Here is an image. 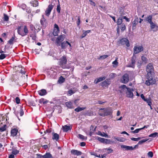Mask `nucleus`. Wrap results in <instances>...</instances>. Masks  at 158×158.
<instances>
[{"label": "nucleus", "instance_id": "bb28decb", "mask_svg": "<svg viewBox=\"0 0 158 158\" xmlns=\"http://www.w3.org/2000/svg\"><path fill=\"white\" fill-rule=\"evenodd\" d=\"M42 158H53L52 155L49 153H47L42 156Z\"/></svg>", "mask_w": 158, "mask_h": 158}, {"label": "nucleus", "instance_id": "ea45409f", "mask_svg": "<svg viewBox=\"0 0 158 158\" xmlns=\"http://www.w3.org/2000/svg\"><path fill=\"white\" fill-rule=\"evenodd\" d=\"M109 84L108 82L106 80L101 83V85L102 86H107Z\"/></svg>", "mask_w": 158, "mask_h": 158}, {"label": "nucleus", "instance_id": "5701e85b", "mask_svg": "<svg viewBox=\"0 0 158 158\" xmlns=\"http://www.w3.org/2000/svg\"><path fill=\"white\" fill-rule=\"evenodd\" d=\"M139 19L138 17H136L132 22V29H134L137 24L138 23Z\"/></svg>", "mask_w": 158, "mask_h": 158}, {"label": "nucleus", "instance_id": "f03ea898", "mask_svg": "<svg viewBox=\"0 0 158 158\" xmlns=\"http://www.w3.org/2000/svg\"><path fill=\"white\" fill-rule=\"evenodd\" d=\"M18 34L22 37L27 35L29 33V30L27 26L22 25L18 26L17 28Z\"/></svg>", "mask_w": 158, "mask_h": 158}, {"label": "nucleus", "instance_id": "4468645a", "mask_svg": "<svg viewBox=\"0 0 158 158\" xmlns=\"http://www.w3.org/2000/svg\"><path fill=\"white\" fill-rule=\"evenodd\" d=\"M61 48L62 49H65L68 45L71 47V44L67 41H64L60 44Z\"/></svg>", "mask_w": 158, "mask_h": 158}, {"label": "nucleus", "instance_id": "423d86ee", "mask_svg": "<svg viewBox=\"0 0 158 158\" xmlns=\"http://www.w3.org/2000/svg\"><path fill=\"white\" fill-rule=\"evenodd\" d=\"M143 50V48L142 46H135L133 49L134 54L138 53Z\"/></svg>", "mask_w": 158, "mask_h": 158}, {"label": "nucleus", "instance_id": "58836bf2", "mask_svg": "<svg viewBox=\"0 0 158 158\" xmlns=\"http://www.w3.org/2000/svg\"><path fill=\"white\" fill-rule=\"evenodd\" d=\"M98 135L105 137H108L107 135L104 132L102 133L101 131H99L98 132Z\"/></svg>", "mask_w": 158, "mask_h": 158}, {"label": "nucleus", "instance_id": "e2e57ef3", "mask_svg": "<svg viewBox=\"0 0 158 158\" xmlns=\"http://www.w3.org/2000/svg\"><path fill=\"white\" fill-rule=\"evenodd\" d=\"M93 114L92 112L91 111H90L89 112H87V113H86L85 114L86 115L89 116L92 115Z\"/></svg>", "mask_w": 158, "mask_h": 158}, {"label": "nucleus", "instance_id": "8fccbe9b", "mask_svg": "<svg viewBox=\"0 0 158 158\" xmlns=\"http://www.w3.org/2000/svg\"><path fill=\"white\" fill-rule=\"evenodd\" d=\"M7 55L4 54H1L0 55V60H3L6 57Z\"/></svg>", "mask_w": 158, "mask_h": 158}, {"label": "nucleus", "instance_id": "49530a36", "mask_svg": "<svg viewBox=\"0 0 158 158\" xmlns=\"http://www.w3.org/2000/svg\"><path fill=\"white\" fill-rule=\"evenodd\" d=\"M148 139H142V140H141L139 141V142L138 143V144H142L143 143H145V142H146V141H148Z\"/></svg>", "mask_w": 158, "mask_h": 158}, {"label": "nucleus", "instance_id": "393cba45", "mask_svg": "<svg viewBox=\"0 0 158 158\" xmlns=\"http://www.w3.org/2000/svg\"><path fill=\"white\" fill-rule=\"evenodd\" d=\"M152 15H149L145 19V20L147 21L149 23H150L152 22Z\"/></svg>", "mask_w": 158, "mask_h": 158}, {"label": "nucleus", "instance_id": "5fc2aeb1", "mask_svg": "<svg viewBox=\"0 0 158 158\" xmlns=\"http://www.w3.org/2000/svg\"><path fill=\"white\" fill-rule=\"evenodd\" d=\"M141 139V138L140 137H138V138H131V139L132 140H133L135 141H137L139 140L140 139Z\"/></svg>", "mask_w": 158, "mask_h": 158}, {"label": "nucleus", "instance_id": "9b49d317", "mask_svg": "<svg viewBox=\"0 0 158 158\" xmlns=\"http://www.w3.org/2000/svg\"><path fill=\"white\" fill-rule=\"evenodd\" d=\"M60 29L58 25L55 24L54 25V28L53 32V35L54 36H56L58 35L60 32Z\"/></svg>", "mask_w": 158, "mask_h": 158}, {"label": "nucleus", "instance_id": "39448f33", "mask_svg": "<svg viewBox=\"0 0 158 158\" xmlns=\"http://www.w3.org/2000/svg\"><path fill=\"white\" fill-rule=\"evenodd\" d=\"M65 36L64 35H61L56 38L55 41V44L57 46L60 45L61 43L64 40Z\"/></svg>", "mask_w": 158, "mask_h": 158}, {"label": "nucleus", "instance_id": "13d9d810", "mask_svg": "<svg viewBox=\"0 0 158 158\" xmlns=\"http://www.w3.org/2000/svg\"><path fill=\"white\" fill-rule=\"evenodd\" d=\"M148 156L150 157H152L153 156V153L152 152H149L148 153Z\"/></svg>", "mask_w": 158, "mask_h": 158}, {"label": "nucleus", "instance_id": "7ed1b4c3", "mask_svg": "<svg viewBox=\"0 0 158 158\" xmlns=\"http://www.w3.org/2000/svg\"><path fill=\"white\" fill-rule=\"evenodd\" d=\"M67 59L65 56H63L61 57L59 61V64L61 67L63 69L67 68L68 66L67 65Z\"/></svg>", "mask_w": 158, "mask_h": 158}, {"label": "nucleus", "instance_id": "4d7b16f0", "mask_svg": "<svg viewBox=\"0 0 158 158\" xmlns=\"http://www.w3.org/2000/svg\"><path fill=\"white\" fill-rule=\"evenodd\" d=\"M75 93V91L73 90H70L68 91V94L70 95H71Z\"/></svg>", "mask_w": 158, "mask_h": 158}, {"label": "nucleus", "instance_id": "37998d69", "mask_svg": "<svg viewBox=\"0 0 158 158\" xmlns=\"http://www.w3.org/2000/svg\"><path fill=\"white\" fill-rule=\"evenodd\" d=\"M113 143V142H112L110 139H105L104 143L110 144Z\"/></svg>", "mask_w": 158, "mask_h": 158}, {"label": "nucleus", "instance_id": "a18cd8bd", "mask_svg": "<svg viewBox=\"0 0 158 158\" xmlns=\"http://www.w3.org/2000/svg\"><path fill=\"white\" fill-rule=\"evenodd\" d=\"M6 126L4 125L3 127H0V132H3L6 129Z\"/></svg>", "mask_w": 158, "mask_h": 158}, {"label": "nucleus", "instance_id": "e433bc0d", "mask_svg": "<svg viewBox=\"0 0 158 158\" xmlns=\"http://www.w3.org/2000/svg\"><path fill=\"white\" fill-rule=\"evenodd\" d=\"M65 81V79L63 77L61 76L60 77L58 80V82L59 83H63Z\"/></svg>", "mask_w": 158, "mask_h": 158}, {"label": "nucleus", "instance_id": "a878e982", "mask_svg": "<svg viewBox=\"0 0 158 158\" xmlns=\"http://www.w3.org/2000/svg\"><path fill=\"white\" fill-rule=\"evenodd\" d=\"M66 106L69 108H74V107L73 106L72 103L70 102H67L65 103Z\"/></svg>", "mask_w": 158, "mask_h": 158}, {"label": "nucleus", "instance_id": "0e129e2a", "mask_svg": "<svg viewBox=\"0 0 158 158\" xmlns=\"http://www.w3.org/2000/svg\"><path fill=\"white\" fill-rule=\"evenodd\" d=\"M80 19L81 18L80 16L78 17V21L77 23V24L78 26H79L80 24Z\"/></svg>", "mask_w": 158, "mask_h": 158}, {"label": "nucleus", "instance_id": "79ce46f5", "mask_svg": "<svg viewBox=\"0 0 158 158\" xmlns=\"http://www.w3.org/2000/svg\"><path fill=\"white\" fill-rule=\"evenodd\" d=\"M120 87L122 89L120 90V92L121 93H122V90L123 89V90H125L126 91V90H127V89H128V88L125 85H123L121 86Z\"/></svg>", "mask_w": 158, "mask_h": 158}, {"label": "nucleus", "instance_id": "cd10ccee", "mask_svg": "<svg viewBox=\"0 0 158 158\" xmlns=\"http://www.w3.org/2000/svg\"><path fill=\"white\" fill-rule=\"evenodd\" d=\"M114 139H116L117 141L121 142H123L126 140V139L125 138L123 137L120 138L114 137Z\"/></svg>", "mask_w": 158, "mask_h": 158}, {"label": "nucleus", "instance_id": "c03bdc74", "mask_svg": "<svg viewBox=\"0 0 158 158\" xmlns=\"http://www.w3.org/2000/svg\"><path fill=\"white\" fill-rule=\"evenodd\" d=\"M120 28L122 31H124L126 29V27L125 24L124 23L122 24L121 25Z\"/></svg>", "mask_w": 158, "mask_h": 158}, {"label": "nucleus", "instance_id": "2f4dec72", "mask_svg": "<svg viewBox=\"0 0 158 158\" xmlns=\"http://www.w3.org/2000/svg\"><path fill=\"white\" fill-rule=\"evenodd\" d=\"M15 40V36L12 37L8 41V43L10 44H13Z\"/></svg>", "mask_w": 158, "mask_h": 158}, {"label": "nucleus", "instance_id": "4be33fe9", "mask_svg": "<svg viewBox=\"0 0 158 158\" xmlns=\"http://www.w3.org/2000/svg\"><path fill=\"white\" fill-rule=\"evenodd\" d=\"M52 135H53L52 139L53 140H56L57 141L59 139V136L58 134L56 133H52Z\"/></svg>", "mask_w": 158, "mask_h": 158}, {"label": "nucleus", "instance_id": "1a4fd4ad", "mask_svg": "<svg viewBox=\"0 0 158 158\" xmlns=\"http://www.w3.org/2000/svg\"><path fill=\"white\" fill-rule=\"evenodd\" d=\"M54 5L52 4L48 5V8L46 9L45 11V14L48 17H49L50 15L52 10L53 7Z\"/></svg>", "mask_w": 158, "mask_h": 158}, {"label": "nucleus", "instance_id": "6e6552de", "mask_svg": "<svg viewBox=\"0 0 158 158\" xmlns=\"http://www.w3.org/2000/svg\"><path fill=\"white\" fill-rule=\"evenodd\" d=\"M14 113L18 117V119L20 120V119L19 118V116H22L24 114V111L22 109V107H20L19 110H15Z\"/></svg>", "mask_w": 158, "mask_h": 158}, {"label": "nucleus", "instance_id": "de8ad7c7", "mask_svg": "<svg viewBox=\"0 0 158 158\" xmlns=\"http://www.w3.org/2000/svg\"><path fill=\"white\" fill-rule=\"evenodd\" d=\"M98 139V140L99 141L101 142L104 143V142L105 141V139L103 138H102L100 137H97Z\"/></svg>", "mask_w": 158, "mask_h": 158}, {"label": "nucleus", "instance_id": "09e8293b", "mask_svg": "<svg viewBox=\"0 0 158 158\" xmlns=\"http://www.w3.org/2000/svg\"><path fill=\"white\" fill-rule=\"evenodd\" d=\"M3 19L4 21H7L9 20V17L6 14H4Z\"/></svg>", "mask_w": 158, "mask_h": 158}, {"label": "nucleus", "instance_id": "bf43d9fd", "mask_svg": "<svg viewBox=\"0 0 158 158\" xmlns=\"http://www.w3.org/2000/svg\"><path fill=\"white\" fill-rule=\"evenodd\" d=\"M57 12L59 14L60 13V7L59 4V5H58L57 6Z\"/></svg>", "mask_w": 158, "mask_h": 158}, {"label": "nucleus", "instance_id": "f704fd0d", "mask_svg": "<svg viewBox=\"0 0 158 158\" xmlns=\"http://www.w3.org/2000/svg\"><path fill=\"white\" fill-rule=\"evenodd\" d=\"M78 137L82 140H86L87 139V137H85L84 135H81V134H79L78 135Z\"/></svg>", "mask_w": 158, "mask_h": 158}, {"label": "nucleus", "instance_id": "412c9836", "mask_svg": "<svg viewBox=\"0 0 158 158\" xmlns=\"http://www.w3.org/2000/svg\"><path fill=\"white\" fill-rule=\"evenodd\" d=\"M90 30H89L87 31L83 30L82 31L83 33L81 35V39L85 37L87 35V34L89 33L90 32Z\"/></svg>", "mask_w": 158, "mask_h": 158}, {"label": "nucleus", "instance_id": "680f3d73", "mask_svg": "<svg viewBox=\"0 0 158 158\" xmlns=\"http://www.w3.org/2000/svg\"><path fill=\"white\" fill-rule=\"evenodd\" d=\"M16 102L17 104H19L20 102V100L19 97H16L15 98Z\"/></svg>", "mask_w": 158, "mask_h": 158}, {"label": "nucleus", "instance_id": "c756f323", "mask_svg": "<svg viewBox=\"0 0 158 158\" xmlns=\"http://www.w3.org/2000/svg\"><path fill=\"white\" fill-rule=\"evenodd\" d=\"M39 102L40 103H43V104H46L48 102V101L45 100L44 98H42L39 100Z\"/></svg>", "mask_w": 158, "mask_h": 158}, {"label": "nucleus", "instance_id": "473e14b6", "mask_svg": "<svg viewBox=\"0 0 158 158\" xmlns=\"http://www.w3.org/2000/svg\"><path fill=\"white\" fill-rule=\"evenodd\" d=\"M150 27L152 29L154 28L155 27L158 28V26H157L156 24H155L153 23L152 22L150 23Z\"/></svg>", "mask_w": 158, "mask_h": 158}, {"label": "nucleus", "instance_id": "20e7f679", "mask_svg": "<svg viewBox=\"0 0 158 158\" xmlns=\"http://www.w3.org/2000/svg\"><path fill=\"white\" fill-rule=\"evenodd\" d=\"M99 112V114L102 116L110 115L111 114V110L107 108H101Z\"/></svg>", "mask_w": 158, "mask_h": 158}, {"label": "nucleus", "instance_id": "a19ab883", "mask_svg": "<svg viewBox=\"0 0 158 158\" xmlns=\"http://www.w3.org/2000/svg\"><path fill=\"white\" fill-rule=\"evenodd\" d=\"M158 135V133L156 132H154L152 134H151L149 135L148 136L149 137H152V138H154L156 136Z\"/></svg>", "mask_w": 158, "mask_h": 158}, {"label": "nucleus", "instance_id": "c85d7f7f", "mask_svg": "<svg viewBox=\"0 0 158 158\" xmlns=\"http://www.w3.org/2000/svg\"><path fill=\"white\" fill-rule=\"evenodd\" d=\"M152 99L149 98H146L144 101L146 102L148 104V105L150 106V105H152Z\"/></svg>", "mask_w": 158, "mask_h": 158}, {"label": "nucleus", "instance_id": "aec40b11", "mask_svg": "<svg viewBox=\"0 0 158 158\" xmlns=\"http://www.w3.org/2000/svg\"><path fill=\"white\" fill-rule=\"evenodd\" d=\"M18 132V130L16 128H13L11 129V136L14 137L16 136Z\"/></svg>", "mask_w": 158, "mask_h": 158}, {"label": "nucleus", "instance_id": "864d4df0", "mask_svg": "<svg viewBox=\"0 0 158 158\" xmlns=\"http://www.w3.org/2000/svg\"><path fill=\"white\" fill-rule=\"evenodd\" d=\"M140 130H141L140 128L137 129L135 130L132 131L131 133L134 134L137 133Z\"/></svg>", "mask_w": 158, "mask_h": 158}, {"label": "nucleus", "instance_id": "dca6fc26", "mask_svg": "<svg viewBox=\"0 0 158 158\" xmlns=\"http://www.w3.org/2000/svg\"><path fill=\"white\" fill-rule=\"evenodd\" d=\"M71 152L72 154L77 155V156L81 155L82 154L81 152L74 149L72 150Z\"/></svg>", "mask_w": 158, "mask_h": 158}, {"label": "nucleus", "instance_id": "69168bd1", "mask_svg": "<svg viewBox=\"0 0 158 158\" xmlns=\"http://www.w3.org/2000/svg\"><path fill=\"white\" fill-rule=\"evenodd\" d=\"M123 18L124 19H125L127 22H129L130 21L129 19L125 16H123Z\"/></svg>", "mask_w": 158, "mask_h": 158}, {"label": "nucleus", "instance_id": "c9c22d12", "mask_svg": "<svg viewBox=\"0 0 158 158\" xmlns=\"http://www.w3.org/2000/svg\"><path fill=\"white\" fill-rule=\"evenodd\" d=\"M122 22H123V19L122 18L120 17L118 19V20L117 22V24L118 25H121L123 23Z\"/></svg>", "mask_w": 158, "mask_h": 158}, {"label": "nucleus", "instance_id": "603ef678", "mask_svg": "<svg viewBox=\"0 0 158 158\" xmlns=\"http://www.w3.org/2000/svg\"><path fill=\"white\" fill-rule=\"evenodd\" d=\"M19 152V151H18L16 149H14L12 150V154L16 155Z\"/></svg>", "mask_w": 158, "mask_h": 158}, {"label": "nucleus", "instance_id": "338daca9", "mask_svg": "<svg viewBox=\"0 0 158 158\" xmlns=\"http://www.w3.org/2000/svg\"><path fill=\"white\" fill-rule=\"evenodd\" d=\"M140 97L144 101L146 99L145 98L143 94H141L140 95Z\"/></svg>", "mask_w": 158, "mask_h": 158}, {"label": "nucleus", "instance_id": "a211bd4d", "mask_svg": "<svg viewBox=\"0 0 158 158\" xmlns=\"http://www.w3.org/2000/svg\"><path fill=\"white\" fill-rule=\"evenodd\" d=\"M106 78V77H100L96 79L95 80L94 82L95 84H97L99 82H100L104 79Z\"/></svg>", "mask_w": 158, "mask_h": 158}, {"label": "nucleus", "instance_id": "ddd939ff", "mask_svg": "<svg viewBox=\"0 0 158 158\" xmlns=\"http://www.w3.org/2000/svg\"><path fill=\"white\" fill-rule=\"evenodd\" d=\"M136 57L134 54L131 57V61L129 67L134 68L135 66V64L136 62Z\"/></svg>", "mask_w": 158, "mask_h": 158}, {"label": "nucleus", "instance_id": "0eeeda50", "mask_svg": "<svg viewBox=\"0 0 158 158\" xmlns=\"http://www.w3.org/2000/svg\"><path fill=\"white\" fill-rule=\"evenodd\" d=\"M134 91L133 89L130 88H128L127 90H126V93L127 97L133 98L134 94L132 92Z\"/></svg>", "mask_w": 158, "mask_h": 158}, {"label": "nucleus", "instance_id": "f8f14e48", "mask_svg": "<svg viewBox=\"0 0 158 158\" xmlns=\"http://www.w3.org/2000/svg\"><path fill=\"white\" fill-rule=\"evenodd\" d=\"M120 43L122 45H125L128 47L130 46L129 40L125 38L121 39L120 40Z\"/></svg>", "mask_w": 158, "mask_h": 158}, {"label": "nucleus", "instance_id": "4c0bfd02", "mask_svg": "<svg viewBox=\"0 0 158 158\" xmlns=\"http://www.w3.org/2000/svg\"><path fill=\"white\" fill-rule=\"evenodd\" d=\"M141 60L143 62H144L145 64L148 62V59L144 56H142L141 57Z\"/></svg>", "mask_w": 158, "mask_h": 158}, {"label": "nucleus", "instance_id": "052dcab7", "mask_svg": "<svg viewBox=\"0 0 158 158\" xmlns=\"http://www.w3.org/2000/svg\"><path fill=\"white\" fill-rule=\"evenodd\" d=\"M106 150H107L108 152V153L110 154L112 152L113 150L110 148H106Z\"/></svg>", "mask_w": 158, "mask_h": 158}, {"label": "nucleus", "instance_id": "f257e3e1", "mask_svg": "<svg viewBox=\"0 0 158 158\" xmlns=\"http://www.w3.org/2000/svg\"><path fill=\"white\" fill-rule=\"evenodd\" d=\"M154 68L152 63L148 64L147 66L146 71L147 72V80L145 81V84L148 86L153 85L156 83V81L153 78Z\"/></svg>", "mask_w": 158, "mask_h": 158}, {"label": "nucleus", "instance_id": "6ab92c4d", "mask_svg": "<svg viewBox=\"0 0 158 158\" xmlns=\"http://www.w3.org/2000/svg\"><path fill=\"white\" fill-rule=\"evenodd\" d=\"M39 94L40 96H44L47 94L46 90L45 89H42L38 91Z\"/></svg>", "mask_w": 158, "mask_h": 158}, {"label": "nucleus", "instance_id": "3c124183", "mask_svg": "<svg viewBox=\"0 0 158 158\" xmlns=\"http://www.w3.org/2000/svg\"><path fill=\"white\" fill-rule=\"evenodd\" d=\"M108 56L107 55H104L102 56H100V57L98 58V59L100 60L101 59H105L108 57Z\"/></svg>", "mask_w": 158, "mask_h": 158}, {"label": "nucleus", "instance_id": "72a5a7b5", "mask_svg": "<svg viewBox=\"0 0 158 158\" xmlns=\"http://www.w3.org/2000/svg\"><path fill=\"white\" fill-rule=\"evenodd\" d=\"M86 108V107H78L75 109V110L77 112H78L83 110H84Z\"/></svg>", "mask_w": 158, "mask_h": 158}, {"label": "nucleus", "instance_id": "b1692460", "mask_svg": "<svg viewBox=\"0 0 158 158\" xmlns=\"http://www.w3.org/2000/svg\"><path fill=\"white\" fill-rule=\"evenodd\" d=\"M30 4L33 6L36 7L38 5V3L36 0H31L30 2Z\"/></svg>", "mask_w": 158, "mask_h": 158}, {"label": "nucleus", "instance_id": "9d476101", "mask_svg": "<svg viewBox=\"0 0 158 158\" xmlns=\"http://www.w3.org/2000/svg\"><path fill=\"white\" fill-rule=\"evenodd\" d=\"M129 80V76L127 73L125 74L121 79V82L123 83H126Z\"/></svg>", "mask_w": 158, "mask_h": 158}, {"label": "nucleus", "instance_id": "774afa93", "mask_svg": "<svg viewBox=\"0 0 158 158\" xmlns=\"http://www.w3.org/2000/svg\"><path fill=\"white\" fill-rule=\"evenodd\" d=\"M30 29L31 31H33L34 29H35L34 26L32 24L30 25Z\"/></svg>", "mask_w": 158, "mask_h": 158}, {"label": "nucleus", "instance_id": "6e6d98bb", "mask_svg": "<svg viewBox=\"0 0 158 158\" xmlns=\"http://www.w3.org/2000/svg\"><path fill=\"white\" fill-rule=\"evenodd\" d=\"M116 76V74L113 73H111L109 75V77L111 78H113Z\"/></svg>", "mask_w": 158, "mask_h": 158}, {"label": "nucleus", "instance_id": "2eb2a0df", "mask_svg": "<svg viewBox=\"0 0 158 158\" xmlns=\"http://www.w3.org/2000/svg\"><path fill=\"white\" fill-rule=\"evenodd\" d=\"M42 18L40 20L41 24L43 27H45L47 24V21L46 19L44 18V15H42Z\"/></svg>", "mask_w": 158, "mask_h": 158}, {"label": "nucleus", "instance_id": "7c9ffc66", "mask_svg": "<svg viewBox=\"0 0 158 158\" xmlns=\"http://www.w3.org/2000/svg\"><path fill=\"white\" fill-rule=\"evenodd\" d=\"M63 130L64 131L67 132L70 129V127L67 125H65L63 127Z\"/></svg>", "mask_w": 158, "mask_h": 158}, {"label": "nucleus", "instance_id": "f3484780", "mask_svg": "<svg viewBox=\"0 0 158 158\" xmlns=\"http://www.w3.org/2000/svg\"><path fill=\"white\" fill-rule=\"evenodd\" d=\"M121 148H125L126 150H132L134 149V148L132 146H128L124 145H121Z\"/></svg>", "mask_w": 158, "mask_h": 158}]
</instances>
